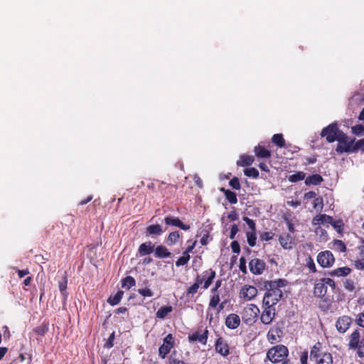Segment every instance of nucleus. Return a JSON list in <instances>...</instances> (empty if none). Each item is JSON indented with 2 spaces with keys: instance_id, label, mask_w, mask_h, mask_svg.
<instances>
[{
  "instance_id": "obj_40",
  "label": "nucleus",
  "mask_w": 364,
  "mask_h": 364,
  "mask_svg": "<svg viewBox=\"0 0 364 364\" xmlns=\"http://www.w3.org/2000/svg\"><path fill=\"white\" fill-rule=\"evenodd\" d=\"M48 331V324H46L45 323L36 326L33 329V331L36 334L42 336H44Z\"/></svg>"
},
{
  "instance_id": "obj_30",
  "label": "nucleus",
  "mask_w": 364,
  "mask_h": 364,
  "mask_svg": "<svg viewBox=\"0 0 364 364\" xmlns=\"http://www.w3.org/2000/svg\"><path fill=\"white\" fill-rule=\"evenodd\" d=\"M172 311L173 307L171 306H161L156 313V317L159 319H164Z\"/></svg>"
},
{
  "instance_id": "obj_47",
  "label": "nucleus",
  "mask_w": 364,
  "mask_h": 364,
  "mask_svg": "<svg viewBox=\"0 0 364 364\" xmlns=\"http://www.w3.org/2000/svg\"><path fill=\"white\" fill-rule=\"evenodd\" d=\"M351 132L353 134L361 136L364 134V125L358 124L352 127Z\"/></svg>"
},
{
  "instance_id": "obj_35",
  "label": "nucleus",
  "mask_w": 364,
  "mask_h": 364,
  "mask_svg": "<svg viewBox=\"0 0 364 364\" xmlns=\"http://www.w3.org/2000/svg\"><path fill=\"white\" fill-rule=\"evenodd\" d=\"M272 142L279 148L285 147V140L282 134H275L272 137Z\"/></svg>"
},
{
  "instance_id": "obj_37",
  "label": "nucleus",
  "mask_w": 364,
  "mask_h": 364,
  "mask_svg": "<svg viewBox=\"0 0 364 364\" xmlns=\"http://www.w3.org/2000/svg\"><path fill=\"white\" fill-rule=\"evenodd\" d=\"M123 291H118L115 295H114L113 296H110L107 301L108 303L111 305V306H115L117 304H118L122 298V296H123Z\"/></svg>"
},
{
  "instance_id": "obj_16",
  "label": "nucleus",
  "mask_w": 364,
  "mask_h": 364,
  "mask_svg": "<svg viewBox=\"0 0 364 364\" xmlns=\"http://www.w3.org/2000/svg\"><path fill=\"white\" fill-rule=\"evenodd\" d=\"M215 346V351L221 355L225 357L230 354L229 346L222 337L217 339Z\"/></svg>"
},
{
  "instance_id": "obj_38",
  "label": "nucleus",
  "mask_w": 364,
  "mask_h": 364,
  "mask_svg": "<svg viewBox=\"0 0 364 364\" xmlns=\"http://www.w3.org/2000/svg\"><path fill=\"white\" fill-rule=\"evenodd\" d=\"M306 173L303 171H298L288 177V180L291 183H296L305 178Z\"/></svg>"
},
{
  "instance_id": "obj_17",
  "label": "nucleus",
  "mask_w": 364,
  "mask_h": 364,
  "mask_svg": "<svg viewBox=\"0 0 364 364\" xmlns=\"http://www.w3.org/2000/svg\"><path fill=\"white\" fill-rule=\"evenodd\" d=\"M225 323L227 328L235 329L240 324V318L236 314H230L225 318Z\"/></svg>"
},
{
  "instance_id": "obj_34",
  "label": "nucleus",
  "mask_w": 364,
  "mask_h": 364,
  "mask_svg": "<svg viewBox=\"0 0 364 364\" xmlns=\"http://www.w3.org/2000/svg\"><path fill=\"white\" fill-rule=\"evenodd\" d=\"M136 285V281L132 276H127L122 279V287L129 289Z\"/></svg>"
},
{
  "instance_id": "obj_7",
  "label": "nucleus",
  "mask_w": 364,
  "mask_h": 364,
  "mask_svg": "<svg viewBox=\"0 0 364 364\" xmlns=\"http://www.w3.org/2000/svg\"><path fill=\"white\" fill-rule=\"evenodd\" d=\"M262 313L260 321L264 325H269L274 321L276 316V307L269 304H262Z\"/></svg>"
},
{
  "instance_id": "obj_44",
  "label": "nucleus",
  "mask_w": 364,
  "mask_h": 364,
  "mask_svg": "<svg viewBox=\"0 0 364 364\" xmlns=\"http://www.w3.org/2000/svg\"><path fill=\"white\" fill-rule=\"evenodd\" d=\"M244 173L245 176L253 178H257L259 177V171L254 167L245 169Z\"/></svg>"
},
{
  "instance_id": "obj_18",
  "label": "nucleus",
  "mask_w": 364,
  "mask_h": 364,
  "mask_svg": "<svg viewBox=\"0 0 364 364\" xmlns=\"http://www.w3.org/2000/svg\"><path fill=\"white\" fill-rule=\"evenodd\" d=\"M164 222L167 225L178 227L183 230H188L190 229V226L183 223V222L178 218L166 216L164 218Z\"/></svg>"
},
{
  "instance_id": "obj_21",
  "label": "nucleus",
  "mask_w": 364,
  "mask_h": 364,
  "mask_svg": "<svg viewBox=\"0 0 364 364\" xmlns=\"http://www.w3.org/2000/svg\"><path fill=\"white\" fill-rule=\"evenodd\" d=\"M333 220V218L331 216L327 215L326 214H319L316 215L312 219V225H323L325 223H330Z\"/></svg>"
},
{
  "instance_id": "obj_24",
  "label": "nucleus",
  "mask_w": 364,
  "mask_h": 364,
  "mask_svg": "<svg viewBox=\"0 0 364 364\" xmlns=\"http://www.w3.org/2000/svg\"><path fill=\"white\" fill-rule=\"evenodd\" d=\"M171 253L166 247L161 245L154 248V256L156 258L163 259L171 257Z\"/></svg>"
},
{
  "instance_id": "obj_2",
  "label": "nucleus",
  "mask_w": 364,
  "mask_h": 364,
  "mask_svg": "<svg viewBox=\"0 0 364 364\" xmlns=\"http://www.w3.org/2000/svg\"><path fill=\"white\" fill-rule=\"evenodd\" d=\"M289 349L282 344L276 345L269 348L266 355V359L275 364L281 363L282 364H292L288 359Z\"/></svg>"
},
{
  "instance_id": "obj_33",
  "label": "nucleus",
  "mask_w": 364,
  "mask_h": 364,
  "mask_svg": "<svg viewBox=\"0 0 364 364\" xmlns=\"http://www.w3.org/2000/svg\"><path fill=\"white\" fill-rule=\"evenodd\" d=\"M254 161V158L249 155H242L240 159L237 161V164L239 166H250Z\"/></svg>"
},
{
  "instance_id": "obj_19",
  "label": "nucleus",
  "mask_w": 364,
  "mask_h": 364,
  "mask_svg": "<svg viewBox=\"0 0 364 364\" xmlns=\"http://www.w3.org/2000/svg\"><path fill=\"white\" fill-rule=\"evenodd\" d=\"M154 250V245L151 241L141 243L138 248V255L140 257L150 255Z\"/></svg>"
},
{
  "instance_id": "obj_59",
  "label": "nucleus",
  "mask_w": 364,
  "mask_h": 364,
  "mask_svg": "<svg viewBox=\"0 0 364 364\" xmlns=\"http://www.w3.org/2000/svg\"><path fill=\"white\" fill-rule=\"evenodd\" d=\"M188 262V258L187 257H180L176 262V267H181L186 265Z\"/></svg>"
},
{
  "instance_id": "obj_20",
  "label": "nucleus",
  "mask_w": 364,
  "mask_h": 364,
  "mask_svg": "<svg viewBox=\"0 0 364 364\" xmlns=\"http://www.w3.org/2000/svg\"><path fill=\"white\" fill-rule=\"evenodd\" d=\"M322 344L320 342H317L315 345L311 348L310 350V359L314 360L315 361L319 359L325 352H322Z\"/></svg>"
},
{
  "instance_id": "obj_10",
  "label": "nucleus",
  "mask_w": 364,
  "mask_h": 364,
  "mask_svg": "<svg viewBox=\"0 0 364 364\" xmlns=\"http://www.w3.org/2000/svg\"><path fill=\"white\" fill-rule=\"evenodd\" d=\"M284 336L282 328L279 325H274L269 328L267 338L271 344H274L280 342Z\"/></svg>"
},
{
  "instance_id": "obj_14",
  "label": "nucleus",
  "mask_w": 364,
  "mask_h": 364,
  "mask_svg": "<svg viewBox=\"0 0 364 364\" xmlns=\"http://www.w3.org/2000/svg\"><path fill=\"white\" fill-rule=\"evenodd\" d=\"M265 262L260 259H252L249 262L250 271L255 275L262 274L265 269Z\"/></svg>"
},
{
  "instance_id": "obj_15",
  "label": "nucleus",
  "mask_w": 364,
  "mask_h": 364,
  "mask_svg": "<svg viewBox=\"0 0 364 364\" xmlns=\"http://www.w3.org/2000/svg\"><path fill=\"white\" fill-rule=\"evenodd\" d=\"M257 294V289L252 285H245L242 287L240 296L245 301L254 299Z\"/></svg>"
},
{
  "instance_id": "obj_11",
  "label": "nucleus",
  "mask_w": 364,
  "mask_h": 364,
  "mask_svg": "<svg viewBox=\"0 0 364 364\" xmlns=\"http://www.w3.org/2000/svg\"><path fill=\"white\" fill-rule=\"evenodd\" d=\"M334 262V256L329 250L322 251L317 255V262L322 267H332Z\"/></svg>"
},
{
  "instance_id": "obj_32",
  "label": "nucleus",
  "mask_w": 364,
  "mask_h": 364,
  "mask_svg": "<svg viewBox=\"0 0 364 364\" xmlns=\"http://www.w3.org/2000/svg\"><path fill=\"white\" fill-rule=\"evenodd\" d=\"M67 285H68V277L66 272H64V275L60 281L58 282V287L61 294L63 296L65 299H66L68 296L67 292Z\"/></svg>"
},
{
  "instance_id": "obj_31",
  "label": "nucleus",
  "mask_w": 364,
  "mask_h": 364,
  "mask_svg": "<svg viewBox=\"0 0 364 364\" xmlns=\"http://www.w3.org/2000/svg\"><path fill=\"white\" fill-rule=\"evenodd\" d=\"M181 237V234L178 231H173L170 232L166 240V242L168 246H172L176 244Z\"/></svg>"
},
{
  "instance_id": "obj_41",
  "label": "nucleus",
  "mask_w": 364,
  "mask_h": 364,
  "mask_svg": "<svg viewBox=\"0 0 364 364\" xmlns=\"http://www.w3.org/2000/svg\"><path fill=\"white\" fill-rule=\"evenodd\" d=\"M247 241L250 247H255L256 245L257 240V232H247L246 233Z\"/></svg>"
},
{
  "instance_id": "obj_39",
  "label": "nucleus",
  "mask_w": 364,
  "mask_h": 364,
  "mask_svg": "<svg viewBox=\"0 0 364 364\" xmlns=\"http://www.w3.org/2000/svg\"><path fill=\"white\" fill-rule=\"evenodd\" d=\"M305 266L309 269L310 272L315 273L317 271L315 262L311 256L306 258Z\"/></svg>"
},
{
  "instance_id": "obj_22",
  "label": "nucleus",
  "mask_w": 364,
  "mask_h": 364,
  "mask_svg": "<svg viewBox=\"0 0 364 364\" xmlns=\"http://www.w3.org/2000/svg\"><path fill=\"white\" fill-rule=\"evenodd\" d=\"M327 287L326 284L323 282L322 279L315 284L314 289V294L315 296L323 297L326 294Z\"/></svg>"
},
{
  "instance_id": "obj_26",
  "label": "nucleus",
  "mask_w": 364,
  "mask_h": 364,
  "mask_svg": "<svg viewBox=\"0 0 364 364\" xmlns=\"http://www.w3.org/2000/svg\"><path fill=\"white\" fill-rule=\"evenodd\" d=\"M254 151L258 158L268 159L271 157V151L267 149L264 146L258 145L255 147Z\"/></svg>"
},
{
  "instance_id": "obj_58",
  "label": "nucleus",
  "mask_w": 364,
  "mask_h": 364,
  "mask_svg": "<svg viewBox=\"0 0 364 364\" xmlns=\"http://www.w3.org/2000/svg\"><path fill=\"white\" fill-rule=\"evenodd\" d=\"M230 247L232 249V251L234 253L239 254L240 252V246L239 242L237 240H234L231 242Z\"/></svg>"
},
{
  "instance_id": "obj_45",
  "label": "nucleus",
  "mask_w": 364,
  "mask_h": 364,
  "mask_svg": "<svg viewBox=\"0 0 364 364\" xmlns=\"http://www.w3.org/2000/svg\"><path fill=\"white\" fill-rule=\"evenodd\" d=\"M313 207L316 210L321 211L323 208V198L321 196L315 198L313 203Z\"/></svg>"
},
{
  "instance_id": "obj_55",
  "label": "nucleus",
  "mask_w": 364,
  "mask_h": 364,
  "mask_svg": "<svg viewBox=\"0 0 364 364\" xmlns=\"http://www.w3.org/2000/svg\"><path fill=\"white\" fill-rule=\"evenodd\" d=\"M355 321L358 326L364 328V312L359 313L356 316Z\"/></svg>"
},
{
  "instance_id": "obj_63",
  "label": "nucleus",
  "mask_w": 364,
  "mask_h": 364,
  "mask_svg": "<svg viewBox=\"0 0 364 364\" xmlns=\"http://www.w3.org/2000/svg\"><path fill=\"white\" fill-rule=\"evenodd\" d=\"M355 267L360 270L364 269V257H360V259L355 261Z\"/></svg>"
},
{
  "instance_id": "obj_51",
  "label": "nucleus",
  "mask_w": 364,
  "mask_h": 364,
  "mask_svg": "<svg viewBox=\"0 0 364 364\" xmlns=\"http://www.w3.org/2000/svg\"><path fill=\"white\" fill-rule=\"evenodd\" d=\"M138 293L143 297H151L154 296L153 291L149 288L139 289Z\"/></svg>"
},
{
  "instance_id": "obj_60",
  "label": "nucleus",
  "mask_w": 364,
  "mask_h": 364,
  "mask_svg": "<svg viewBox=\"0 0 364 364\" xmlns=\"http://www.w3.org/2000/svg\"><path fill=\"white\" fill-rule=\"evenodd\" d=\"M323 282L326 284V287L329 286L332 288L333 290H334L336 287L335 282L330 278H323Z\"/></svg>"
},
{
  "instance_id": "obj_23",
  "label": "nucleus",
  "mask_w": 364,
  "mask_h": 364,
  "mask_svg": "<svg viewBox=\"0 0 364 364\" xmlns=\"http://www.w3.org/2000/svg\"><path fill=\"white\" fill-rule=\"evenodd\" d=\"M279 242L284 249H291L293 243V237L289 233H283L279 237Z\"/></svg>"
},
{
  "instance_id": "obj_43",
  "label": "nucleus",
  "mask_w": 364,
  "mask_h": 364,
  "mask_svg": "<svg viewBox=\"0 0 364 364\" xmlns=\"http://www.w3.org/2000/svg\"><path fill=\"white\" fill-rule=\"evenodd\" d=\"M200 285H201L200 281L199 279H195V282L188 288L187 294L194 295L198 291Z\"/></svg>"
},
{
  "instance_id": "obj_27",
  "label": "nucleus",
  "mask_w": 364,
  "mask_h": 364,
  "mask_svg": "<svg viewBox=\"0 0 364 364\" xmlns=\"http://www.w3.org/2000/svg\"><path fill=\"white\" fill-rule=\"evenodd\" d=\"M145 232L146 235L159 236L164 232V230L162 229L161 225L156 224L151 225L146 227Z\"/></svg>"
},
{
  "instance_id": "obj_5",
  "label": "nucleus",
  "mask_w": 364,
  "mask_h": 364,
  "mask_svg": "<svg viewBox=\"0 0 364 364\" xmlns=\"http://www.w3.org/2000/svg\"><path fill=\"white\" fill-rule=\"evenodd\" d=\"M260 311L257 305L250 304L247 305L241 313L243 322L249 326L252 325L257 321Z\"/></svg>"
},
{
  "instance_id": "obj_28",
  "label": "nucleus",
  "mask_w": 364,
  "mask_h": 364,
  "mask_svg": "<svg viewBox=\"0 0 364 364\" xmlns=\"http://www.w3.org/2000/svg\"><path fill=\"white\" fill-rule=\"evenodd\" d=\"M219 190L224 193L225 198L230 204H236L237 203V194L235 192L223 187L220 188Z\"/></svg>"
},
{
  "instance_id": "obj_61",
  "label": "nucleus",
  "mask_w": 364,
  "mask_h": 364,
  "mask_svg": "<svg viewBox=\"0 0 364 364\" xmlns=\"http://www.w3.org/2000/svg\"><path fill=\"white\" fill-rule=\"evenodd\" d=\"M300 362L301 364H308V351L306 350L301 353Z\"/></svg>"
},
{
  "instance_id": "obj_36",
  "label": "nucleus",
  "mask_w": 364,
  "mask_h": 364,
  "mask_svg": "<svg viewBox=\"0 0 364 364\" xmlns=\"http://www.w3.org/2000/svg\"><path fill=\"white\" fill-rule=\"evenodd\" d=\"M316 364H333L332 355L330 353L325 352L324 354L316 360Z\"/></svg>"
},
{
  "instance_id": "obj_50",
  "label": "nucleus",
  "mask_w": 364,
  "mask_h": 364,
  "mask_svg": "<svg viewBox=\"0 0 364 364\" xmlns=\"http://www.w3.org/2000/svg\"><path fill=\"white\" fill-rule=\"evenodd\" d=\"M229 185L235 190H240L241 188L240 180L236 176L230 180Z\"/></svg>"
},
{
  "instance_id": "obj_42",
  "label": "nucleus",
  "mask_w": 364,
  "mask_h": 364,
  "mask_svg": "<svg viewBox=\"0 0 364 364\" xmlns=\"http://www.w3.org/2000/svg\"><path fill=\"white\" fill-rule=\"evenodd\" d=\"M333 245V248L340 252H345L346 251V246L342 240H335Z\"/></svg>"
},
{
  "instance_id": "obj_6",
  "label": "nucleus",
  "mask_w": 364,
  "mask_h": 364,
  "mask_svg": "<svg viewBox=\"0 0 364 364\" xmlns=\"http://www.w3.org/2000/svg\"><path fill=\"white\" fill-rule=\"evenodd\" d=\"M341 132H343V131L339 129L338 124L336 122H333L321 130V136L322 137H326V139L328 143H332L336 141Z\"/></svg>"
},
{
  "instance_id": "obj_13",
  "label": "nucleus",
  "mask_w": 364,
  "mask_h": 364,
  "mask_svg": "<svg viewBox=\"0 0 364 364\" xmlns=\"http://www.w3.org/2000/svg\"><path fill=\"white\" fill-rule=\"evenodd\" d=\"M208 334L209 331L207 328H205L202 333H200V331L198 330L196 332L189 334L188 336V340L190 343H193L198 341L202 345H206Z\"/></svg>"
},
{
  "instance_id": "obj_46",
  "label": "nucleus",
  "mask_w": 364,
  "mask_h": 364,
  "mask_svg": "<svg viewBox=\"0 0 364 364\" xmlns=\"http://www.w3.org/2000/svg\"><path fill=\"white\" fill-rule=\"evenodd\" d=\"M220 295L218 293L213 294L209 302L210 308H215L220 303Z\"/></svg>"
},
{
  "instance_id": "obj_48",
  "label": "nucleus",
  "mask_w": 364,
  "mask_h": 364,
  "mask_svg": "<svg viewBox=\"0 0 364 364\" xmlns=\"http://www.w3.org/2000/svg\"><path fill=\"white\" fill-rule=\"evenodd\" d=\"M329 224H331L338 232L341 233L343 232V223L341 220L336 221H333V220L332 222L330 223Z\"/></svg>"
},
{
  "instance_id": "obj_29",
  "label": "nucleus",
  "mask_w": 364,
  "mask_h": 364,
  "mask_svg": "<svg viewBox=\"0 0 364 364\" xmlns=\"http://www.w3.org/2000/svg\"><path fill=\"white\" fill-rule=\"evenodd\" d=\"M350 272L351 269L349 267H343L329 272L328 274L333 277H345L348 275Z\"/></svg>"
},
{
  "instance_id": "obj_52",
  "label": "nucleus",
  "mask_w": 364,
  "mask_h": 364,
  "mask_svg": "<svg viewBox=\"0 0 364 364\" xmlns=\"http://www.w3.org/2000/svg\"><path fill=\"white\" fill-rule=\"evenodd\" d=\"M344 288L348 291H353L355 289V283L353 279H347L343 284Z\"/></svg>"
},
{
  "instance_id": "obj_4",
  "label": "nucleus",
  "mask_w": 364,
  "mask_h": 364,
  "mask_svg": "<svg viewBox=\"0 0 364 364\" xmlns=\"http://www.w3.org/2000/svg\"><path fill=\"white\" fill-rule=\"evenodd\" d=\"M338 144L336 151L338 154L353 153V144L355 138H349L343 132L340 133L338 138L336 139Z\"/></svg>"
},
{
  "instance_id": "obj_9",
  "label": "nucleus",
  "mask_w": 364,
  "mask_h": 364,
  "mask_svg": "<svg viewBox=\"0 0 364 364\" xmlns=\"http://www.w3.org/2000/svg\"><path fill=\"white\" fill-rule=\"evenodd\" d=\"M174 338L171 333L168 334L163 340V344L159 348V355L164 359L174 346Z\"/></svg>"
},
{
  "instance_id": "obj_57",
  "label": "nucleus",
  "mask_w": 364,
  "mask_h": 364,
  "mask_svg": "<svg viewBox=\"0 0 364 364\" xmlns=\"http://www.w3.org/2000/svg\"><path fill=\"white\" fill-rule=\"evenodd\" d=\"M115 338V332L113 331L109 336L106 343L105 344V347L107 348H111L114 346V341Z\"/></svg>"
},
{
  "instance_id": "obj_64",
  "label": "nucleus",
  "mask_w": 364,
  "mask_h": 364,
  "mask_svg": "<svg viewBox=\"0 0 364 364\" xmlns=\"http://www.w3.org/2000/svg\"><path fill=\"white\" fill-rule=\"evenodd\" d=\"M228 218L231 221H235V220H237L238 216H237V213L236 210H233L230 211L228 215Z\"/></svg>"
},
{
  "instance_id": "obj_53",
  "label": "nucleus",
  "mask_w": 364,
  "mask_h": 364,
  "mask_svg": "<svg viewBox=\"0 0 364 364\" xmlns=\"http://www.w3.org/2000/svg\"><path fill=\"white\" fill-rule=\"evenodd\" d=\"M243 220L247 223L249 228L250 229V232H256V224L252 219H250L248 217L245 216L243 218Z\"/></svg>"
},
{
  "instance_id": "obj_1",
  "label": "nucleus",
  "mask_w": 364,
  "mask_h": 364,
  "mask_svg": "<svg viewBox=\"0 0 364 364\" xmlns=\"http://www.w3.org/2000/svg\"><path fill=\"white\" fill-rule=\"evenodd\" d=\"M287 283L284 279L267 282L264 284L267 291L264 295L262 302L275 306L283 296L281 288L287 286Z\"/></svg>"
},
{
  "instance_id": "obj_56",
  "label": "nucleus",
  "mask_w": 364,
  "mask_h": 364,
  "mask_svg": "<svg viewBox=\"0 0 364 364\" xmlns=\"http://www.w3.org/2000/svg\"><path fill=\"white\" fill-rule=\"evenodd\" d=\"M274 234L272 232H263L260 235V240L262 241H269L274 237Z\"/></svg>"
},
{
  "instance_id": "obj_8",
  "label": "nucleus",
  "mask_w": 364,
  "mask_h": 364,
  "mask_svg": "<svg viewBox=\"0 0 364 364\" xmlns=\"http://www.w3.org/2000/svg\"><path fill=\"white\" fill-rule=\"evenodd\" d=\"M216 272L213 269H208L203 271L200 274H198L196 279H199L203 284V288L207 289L213 283L215 278Z\"/></svg>"
},
{
  "instance_id": "obj_25",
  "label": "nucleus",
  "mask_w": 364,
  "mask_h": 364,
  "mask_svg": "<svg viewBox=\"0 0 364 364\" xmlns=\"http://www.w3.org/2000/svg\"><path fill=\"white\" fill-rule=\"evenodd\" d=\"M323 181V177L318 173L309 176L305 178V184L308 186L320 185Z\"/></svg>"
},
{
  "instance_id": "obj_49",
  "label": "nucleus",
  "mask_w": 364,
  "mask_h": 364,
  "mask_svg": "<svg viewBox=\"0 0 364 364\" xmlns=\"http://www.w3.org/2000/svg\"><path fill=\"white\" fill-rule=\"evenodd\" d=\"M359 149L364 152V138L359 139L356 142L355 141L353 144V153L357 152Z\"/></svg>"
},
{
  "instance_id": "obj_62",
  "label": "nucleus",
  "mask_w": 364,
  "mask_h": 364,
  "mask_svg": "<svg viewBox=\"0 0 364 364\" xmlns=\"http://www.w3.org/2000/svg\"><path fill=\"white\" fill-rule=\"evenodd\" d=\"M238 230H239V229H238L237 225L233 224L230 228V233L229 237L230 239H234L235 237V235L237 233Z\"/></svg>"
},
{
  "instance_id": "obj_54",
  "label": "nucleus",
  "mask_w": 364,
  "mask_h": 364,
  "mask_svg": "<svg viewBox=\"0 0 364 364\" xmlns=\"http://www.w3.org/2000/svg\"><path fill=\"white\" fill-rule=\"evenodd\" d=\"M239 269L244 274H246L247 273L246 259L245 258V257H241L240 258Z\"/></svg>"
},
{
  "instance_id": "obj_3",
  "label": "nucleus",
  "mask_w": 364,
  "mask_h": 364,
  "mask_svg": "<svg viewBox=\"0 0 364 364\" xmlns=\"http://www.w3.org/2000/svg\"><path fill=\"white\" fill-rule=\"evenodd\" d=\"M363 331L359 328L354 330L349 336L348 348L356 350L359 358L364 357V336H361Z\"/></svg>"
},
{
  "instance_id": "obj_12",
  "label": "nucleus",
  "mask_w": 364,
  "mask_h": 364,
  "mask_svg": "<svg viewBox=\"0 0 364 364\" xmlns=\"http://www.w3.org/2000/svg\"><path fill=\"white\" fill-rule=\"evenodd\" d=\"M352 322L353 319L349 316H339L336 322V328L340 333H344L349 329Z\"/></svg>"
}]
</instances>
